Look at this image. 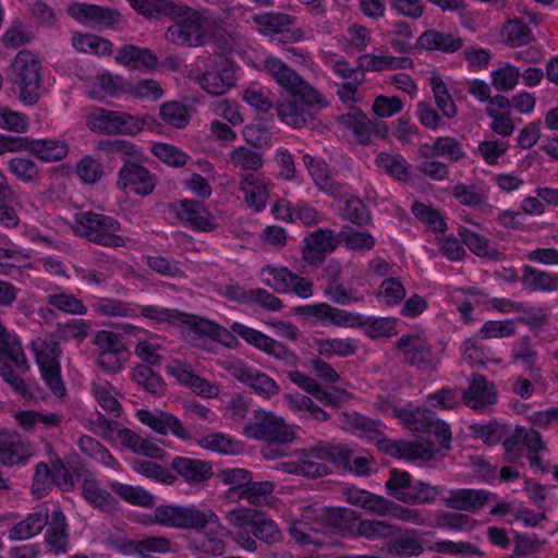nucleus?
I'll list each match as a JSON object with an SVG mask.
<instances>
[{"label": "nucleus", "mask_w": 558, "mask_h": 558, "mask_svg": "<svg viewBox=\"0 0 558 558\" xmlns=\"http://www.w3.org/2000/svg\"><path fill=\"white\" fill-rule=\"evenodd\" d=\"M263 70L291 96L282 98L277 105L278 117L286 124L300 129L312 117L313 108L327 105L324 95L281 59L275 56L266 57Z\"/></svg>", "instance_id": "obj_1"}, {"label": "nucleus", "mask_w": 558, "mask_h": 558, "mask_svg": "<svg viewBox=\"0 0 558 558\" xmlns=\"http://www.w3.org/2000/svg\"><path fill=\"white\" fill-rule=\"evenodd\" d=\"M180 323L189 324L196 333L207 336L213 339L234 333L256 349L282 362L284 366L290 368L296 367L301 361L298 354L283 343L241 323H233L230 327V331L211 320L191 317L186 314Z\"/></svg>", "instance_id": "obj_2"}, {"label": "nucleus", "mask_w": 558, "mask_h": 558, "mask_svg": "<svg viewBox=\"0 0 558 558\" xmlns=\"http://www.w3.org/2000/svg\"><path fill=\"white\" fill-rule=\"evenodd\" d=\"M169 16L174 22L167 28L165 37L178 46L203 47L215 37L218 29V21L208 9L196 10L175 2Z\"/></svg>", "instance_id": "obj_3"}, {"label": "nucleus", "mask_w": 558, "mask_h": 558, "mask_svg": "<svg viewBox=\"0 0 558 558\" xmlns=\"http://www.w3.org/2000/svg\"><path fill=\"white\" fill-rule=\"evenodd\" d=\"M155 523L182 529L203 530L208 524H219L218 515L209 508H197L196 506H173L162 505L154 510Z\"/></svg>", "instance_id": "obj_4"}, {"label": "nucleus", "mask_w": 558, "mask_h": 558, "mask_svg": "<svg viewBox=\"0 0 558 558\" xmlns=\"http://www.w3.org/2000/svg\"><path fill=\"white\" fill-rule=\"evenodd\" d=\"M12 66L21 101L36 104L40 97L41 85V65L38 58L31 51L22 50L16 54Z\"/></svg>", "instance_id": "obj_5"}, {"label": "nucleus", "mask_w": 558, "mask_h": 558, "mask_svg": "<svg viewBox=\"0 0 558 558\" xmlns=\"http://www.w3.org/2000/svg\"><path fill=\"white\" fill-rule=\"evenodd\" d=\"M120 223L112 217L83 211L75 217L74 232L96 244H118L128 241L119 235Z\"/></svg>", "instance_id": "obj_6"}, {"label": "nucleus", "mask_w": 558, "mask_h": 558, "mask_svg": "<svg viewBox=\"0 0 558 558\" xmlns=\"http://www.w3.org/2000/svg\"><path fill=\"white\" fill-rule=\"evenodd\" d=\"M243 434L253 439H262L270 445H288L295 439V432L280 416L263 410L255 411L254 421L246 424Z\"/></svg>", "instance_id": "obj_7"}, {"label": "nucleus", "mask_w": 558, "mask_h": 558, "mask_svg": "<svg viewBox=\"0 0 558 558\" xmlns=\"http://www.w3.org/2000/svg\"><path fill=\"white\" fill-rule=\"evenodd\" d=\"M34 349L36 351V362L45 384L56 397H63L66 390L61 377L59 343L53 340L41 341Z\"/></svg>", "instance_id": "obj_8"}, {"label": "nucleus", "mask_w": 558, "mask_h": 558, "mask_svg": "<svg viewBox=\"0 0 558 558\" xmlns=\"http://www.w3.org/2000/svg\"><path fill=\"white\" fill-rule=\"evenodd\" d=\"M208 61L204 72L197 76V82L206 93L223 95L235 85V66L221 56L208 57Z\"/></svg>", "instance_id": "obj_9"}, {"label": "nucleus", "mask_w": 558, "mask_h": 558, "mask_svg": "<svg viewBox=\"0 0 558 558\" xmlns=\"http://www.w3.org/2000/svg\"><path fill=\"white\" fill-rule=\"evenodd\" d=\"M395 347L401 351L404 363L410 366L422 371H430L435 369L438 364L432 345L421 335H403L395 343Z\"/></svg>", "instance_id": "obj_10"}, {"label": "nucleus", "mask_w": 558, "mask_h": 558, "mask_svg": "<svg viewBox=\"0 0 558 558\" xmlns=\"http://www.w3.org/2000/svg\"><path fill=\"white\" fill-rule=\"evenodd\" d=\"M404 423L411 430L435 435L440 448H450L451 430L449 425L437 418L433 411L417 408L404 416Z\"/></svg>", "instance_id": "obj_11"}, {"label": "nucleus", "mask_w": 558, "mask_h": 558, "mask_svg": "<svg viewBox=\"0 0 558 558\" xmlns=\"http://www.w3.org/2000/svg\"><path fill=\"white\" fill-rule=\"evenodd\" d=\"M156 186V178L144 166L133 161H126L118 171L117 187L122 191H131L140 196L153 193Z\"/></svg>", "instance_id": "obj_12"}, {"label": "nucleus", "mask_w": 558, "mask_h": 558, "mask_svg": "<svg viewBox=\"0 0 558 558\" xmlns=\"http://www.w3.org/2000/svg\"><path fill=\"white\" fill-rule=\"evenodd\" d=\"M271 182L260 173L250 172L239 179V191L248 208L260 213L266 208Z\"/></svg>", "instance_id": "obj_13"}, {"label": "nucleus", "mask_w": 558, "mask_h": 558, "mask_svg": "<svg viewBox=\"0 0 558 558\" xmlns=\"http://www.w3.org/2000/svg\"><path fill=\"white\" fill-rule=\"evenodd\" d=\"M136 417L143 424L149 426L156 433L167 435L171 433L182 440H192V433L185 428L182 422L173 414L165 411L137 410Z\"/></svg>", "instance_id": "obj_14"}, {"label": "nucleus", "mask_w": 558, "mask_h": 558, "mask_svg": "<svg viewBox=\"0 0 558 558\" xmlns=\"http://www.w3.org/2000/svg\"><path fill=\"white\" fill-rule=\"evenodd\" d=\"M287 376L294 385L312 395L324 405L340 408L348 397L347 391L338 387H333L332 391L323 389L316 379L299 371H288Z\"/></svg>", "instance_id": "obj_15"}, {"label": "nucleus", "mask_w": 558, "mask_h": 558, "mask_svg": "<svg viewBox=\"0 0 558 558\" xmlns=\"http://www.w3.org/2000/svg\"><path fill=\"white\" fill-rule=\"evenodd\" d=\"M34 456L28 442H24L16 432L0 429V464L13 466L26 464Z\"/></svg>", "instance_id": "obj_16"}, {"label": "nucleus", "mask_w": 558, "mask_h": 558, "mask_svg": "<svg viewBox=\"0 0 558 558\" xmlns=\"http://www.w3.org/2000/svg\"><path fill=\"white\" fill-rule=\"evenodd\" d=\"M305 244H374L375 239L368 232L352 227H343L338 233L330 229H317L305 239Z\"/></svg>", "instance_id": "obj_17"}, {"label": "nucleus", "mask_w": 558, "mask_h": 558, "mask_svg": "<svg viewBox=\"0 0 558 558\" xmlns=\"http://www.w3.org/2000/svg\"><path fill=\"white\" fill-rule=\"evenodd\" d=\"M485 113L492 120L489 130L496 135L506 138L513 134L515 130L514 119L510 110V99L504 95L497 94L487 105Z\"/></svg>", "instance_id": "obj_18"}, {"label": "nucleus", "mask_w": 558, "mask_h": 558, "mask_svg": "<svg viewBox=\"0 0 558 558\" xmlns=\"http://www.w3.org/2000/svg\"><path fill=\"white\" fill-rule=\"evenodd\" d=\"M293 313L304 317H313L317 322L322 323L329 322L337 326L349 325L351 327H355L357 324H354V322L360 319V314L348 313L332 307L328 303L298 306L293 308Z\"/></svg>", "instance_id": "obj_19"}, {"label": "nucleus", "mask_w": 558, "mask_h": 558, "mask_svg": "<svg viewBox=\"0 0 558 558\" xmlns=\"http://www.w3.org/2000/svg\"><path fill=\"white\" fill-rule=\"evenodd\" d=\"M170 466L191 486L202 485L214 475L213 464L201 459L178 456Z\"/></svg>", "instance_id": "obj_20"}, {"label": "nucleus", "mask_w": 558, "mask_h": 558, "mask_svg": "<svg viewBox=\"0 0 558 558\" xmlns=\"http://www.w3.org/2000/svg\"><path fill=\"white\" fill-rule=\"evenodd\" d=\"M69 13L80 23H93L107 28H113L121 21L117 11L96 4L74 3L70 5Z\"/></svg>", "instance_id": "obj_21"}, {"label": "nucleus", "mask_w": 558, "mask_h": 558, "mask_svg": "<svg viewBox=\"0 0 558 558\" xmlns=\"http://www.w3.org/2000/svg\"><path fill=\"white\" fill-rule=\"evenodd\" d=\"M177 217L197 231H210L215 223L206 207L198 201L184 199L173 204Z\"/></svg>", "instance_id": "obj_22"}, {"label": "nucleus", "mask_w": 558, "mask_h": 558, "mask_svg": "<svg viewBox=\"0 0 558 558\" xmlns=\"http://www.w3.org/2000/svg\"><path fill=\"white\" fill-rule=\"evenodd\" d=\"M232 376L250 386L256 393L265 398L275 397L280 392V388L275 379L267 374L244 364L235 365L232 368Z\"/></svg>", "instance_id": "obj_23"}, {"label": "nucleus", "mask_w": 558, "mask_h": 558, "mask_svg": "<svg viewBox=\"0 0 558 558\" xmlns=\"http://www.w3.org/2000/svg\"><path fill=\"white\" fill-rule=\"evenodd\" d=\"M255 29L263 36L286 37L294 23V17L277 11L262 12L252 16Z\"/></svg>", "instance_id": "obj_24"}, {"label": "nucleus", "mask_w": 558, "mask_h": 558, "mask_svg": "<svg viewBox=\"0 0 558 558\" xmlns=\"http://www.w3.org/2000/svg\"><path fill=\"white\" fill-rule=\"evenodd\" d=\"M463 402L474 409L482 410L486 405L497 401V392L494 383H489L483 375H473L470 386L462 395Z\"/></svg>", "instance_id": "obj_25"}, {"label": "nucleus", "mask_w": 558, "mask_h": 558, "mask_svg": "<svg viewBox=\"0 0 558 558\" xmlns=\"http://www.w3.org/2000/svg\"><path fill=\"white\" fill-rule=\"evenodd\" d=\"M339 123L351 131L356 140L362 145L372 143L373 137L379 134L380 124L373 122L362 111L348 112L338 119Z\"/></svg>", "instance_id": "obj_26"}, {"label": "nucleus", "mask_w": 558, "mask_h": 558, "mask_svg": "<svg viewBox=\"0 0 558 558\" xmlns=\"http://www.w3.org/2000/svg\"><path fill=\"white\" fill-rule=\"evenodd\" d=\"M452 196L463 206L472 207L488 215L493 213V206L488 203V189L478 185L457 183L452 187Z\"/></svg>", "instance_id": "obj_27"}, {"label": "nucleus", "mask_w": 558, "mask_h": 558, "mask_svg": "<svg viewBox=\"0 0 558 558\" xmlns=\"http://www.w3.org/2000/svg\"><path fill=\"white\" fill-rule=\"evenodd\" d=\"M45 542L56 554H65L69 548V532L65 515L58 508L49 515Z\"/></svg>", "instance_id": "obj_28"}, {"label": "nucleus", "mask_w": 558, "mask_h": 558, "mask_svg": "<svg viewBox=\"0 0 558 558\" xmlns=\"http://www.w3.org/2000/svg\"><path fill=\"white\" fill-rule=\"evenodd\" d=\"M462 45V39L451 33L427 29L417 37L415 48L430 51L439 50L446 53H452L458 51Z\"/></svg>", "instance_id": "obj_29"}, {"label": "nucleus", "mask_w": 558, "mask_h": 558, "mask_svg": "<svg viewBox=\"0 0 558 558\" xmlns=\"http://www.w3.org/2000/svg\"><path fill=\"white\" fill-rule=\"evenodd\" d=\"M494 494L487 490L457 489L445 500L447 507L454 510L476 512L482 509Z\"/></svg>", "instance_id": "obj_30"}, {"label": "nucleus", "mask_w": 558, "mask_h": 558, "mask_svg": "<svg viewBox=\"0 0 558 558\" xmlns=\"http://www.w3.org/2000/svg\"><path fill=\"white\" fill-rule=\"evenodd\" d=\"M422 157H442L449 162H458L465 157L461 143L451 136H439L432 144L420 147Z\"/></svg>", "instance_id": "obj_31"}, {"label": "nucleus", "mask_w": 558, "mask_h": 558, "mask_svg": "<svg viewBox=\"0 0 558 558\" xmlns=\"http://www.w3.org/2000/svg\"><path fill=\"white\" fill-rule=\"evenodd\" d=\"M24 140V149L29 150L34 156L45 162L60 161L69 154L68 144L60 140Z\"/></svg>", "instance_id": "obj_32"}, {"label": "nucleus", "mask_w": 558, "mask_h": 558, "mask_svg": "<svg viewBox=\"0 0 558 558\" xmlns=\"http://www.w3.org/2000/svg\"><path fill=\"white\" fill-rule=\"evenodd\" d=\"M49 511L47 508L29 513L25 519L9 530L11 541H25L38 535L47 525Z\"/></svg>", "instance_id": "obj_33"}, {"label": "nucleus", "mask_w": 558, "mask_h": 558, "mask_svg": "<svg viewBox=\"0 0 558 558\" xmlns=\"http://www.w3.org/2000/svg\"><path fill=\"white\" fill-rule=\"evenodd\" d=\"M227 162L234 170L239 171V178L250 172L258 173L264 166L260 153L246 146H236L232 148L227 157Z\"/></svg>", "instance_id": "obj_34"}, {"label": "nucleus", "mask_w": 558, "mask_h": 558, "mask_svg": "<svg viewBox=\"0 0 558 558\" xmlns=\"http://www.w3.org/2000/svg\"><path fill=\"white\" fill-rule=\"evenodd\" d=\"M363 69L372 72H384L412 69L414 65L410 57H395L391 54L364 53L359 57Z\"/></svg>", "instance_id": "obj_35"}, {"label": "nucleus", "mask_w": 558, "mask_h": 558, "mask_svg": "<svg viewBox=\"0 0 558 558\" xmlns=\"http://www.w3.org/2000/svg\"><path fill=\"white\" fill-rule=\"evenodd\" d=\"M114 59L117 63L134 69L140 66L155 69L158 64V58L151 50L134 45H124L121 47Z\"/></svg>", "instance_id": "obj_36"}, {"label": "nucleus", "mask_w": 558, "mask_h": 558, "mask_svg": "<svg viewBox=\"0 0 558 558\" xmlns=\"http://www.w3.org/2000/svg\"><path fill=\"white\" fill-rule=\"evenodd\" d=\"M313 517L306 515L307 519H314L320 527L329 526L337 530H345L350 527V523L355 520V512L347 508H320L314 511Z\"/></svg>", "instance_id": "obj_37"}, {"label": "nucleus", "mask_w": 558, "mask_h": 558, "mask_svg": "<svg viewBox=\"0 0 558 558\" xmlns=\"http://www.w3.org/2000/svg\"><path fill=\"white\" fill-rule=\"evenodd\" d=\"M501 36L504 43L511 48H519L526 46L534 41V35L527 24L521 19L508 20L502 28Z\"/></svg>", "instance_id": "obj_38"}, {"label": "nucleus", "mask_w": 558, "mask_h": 558, "mask_svg": "<svg viewBox=\"0 0 558 558\" xmlns=\"http://www.w3.org/2000/svg\"><path fill=\"white\" fill-rule=\"evenodd\" d=\"M82 495L89 505L102 511L112 510L118 504L109 492L101 488L96 477H89L84 481Z\"/></svg>", "instance_id": "obj_39"}, {"label": "nucleus", "mask_w": 558, "mask_h": 558, "mask_svg": "<svg viewBox=\"0 0 558 558\" xmlns=\"http://www.w3.org/2000/svg\"><path fill=\"white\" fill-rule=\"evenodd\" d=\"M429 85L435 104L437 109L441 112V116L446 119L456 118L458 114L457 105L441 76L439 74H433L429 77Z\"/></svg>", "instance_id": "obj_40"}, {"label": "nucleus", "mask_w": 558, "mask_h": 558, "mask_svg": "<svg viewBox=\"0 0 558 558\" xmlns=\"http://www.w3.org/2000/svg\"><path fill=\"white\" fill-rule=\"evenodd\" d=\"M279 469L289 474L301 475L310 478H319L330 473L329 468L318 463L310 457H301L295 461L282 462Z\"/></svg>", "instance_id": "obj_41"}, {"label": "nucleus", "mask_w": 558, "mask_h": 558, "mask_svg": "<svg viewBox=\"0 0 558 558\" xmlns=\"http://www.w3.org/2000/svg\"><path fill=\"white\" fill-rule=\"evenodd\" d=\"M424 550L417 532L412 530L405 534H399L387 543V551L391 555L418 556Z\"/></svg>", "instance_id": "obj_42"}, {"label": "nucleus", "mask_w": 558, "mask_h": 558, "mask_svg": "<svg viewBox=\"0 0 558 558\" xmlns=\"http://www.w3.org/2000/svg\"><path fill=\"white\" fill-rule=\"evenodd\" d=\"M375 163L383 172L399 181L409 179L411 166L399 154L380 153L376 157Z\"/></svg>", "instance_id": "obj_43"}, {"label": "nucleus", "mask_w": 558, "mask_h": 558, "mask_svg": "<svg viewBox=\"0 0 558 558\" xmlns=\"http://www.w3.org/2000/svg\"><path fill=\"white\" fill-rule=\"evenodd\" d=\"M116 122L114 134L135 136L140 134L144 128H153L155 119L149 114L133 116L128 112L119 111Z\"/></svg>", "instance_id": "obj_44"}, {"label": "nucleus", "mask_w": 558, "mask_h": 558, "mask_svg": "<svg viewBox=\"0 0 558 558\" xmlns=\"http://www.w3.org/2000/svg\"><path fill=\"white\" fill-rule=\"evenodd\" d=\"M522 282L530 291H557L558 277L551 274L525 266L523 269Z\"/></svg>", "instance_id": "obj_45"}, {"label": "nucleus", "mask_w": 558, "mask_h": 558, "mask_svg": "<svg viewBox=\"0 0 558 558\" xmlns=\"http://www.w3.org/2000/svg\"><path fill=\"white\" fill-rule=\"evenodd\" d=\"M132 380L153 396H161L166 384L161 376L147 365H137L132 371Z\"/></svg>", "instance_id": "obj_46"}, {"label": "nucleus", "mask_w": 558, "mask_h": 558, "mask_svg": "<svg viewBox=\"0 0 558 558\" xmlns=\"http://www.w3.org/2000/svg\"><path fill=\"white\" fill-rule=\"evenodd\" d=\"M110 488L128 504L145 508L154 505V496L141 486L114 482L110 484Z\"/></svg>", "instance_id": "obj_47"}, {"label": "nucleus", "mask_w": 558, "mask_h": 558, "mask_svg": "<svg viewBox=\"0 0 558 558\" xmlns=\"http://www.w3.org/2000/svg\"><path fill=\"white\" fill-rule=\"evenodd\" d=\"M80 450L88 458L100 462L111 469H118L119 463L112 454L97 439L84 435L78 439Z\"/></svg>", "instance_id": "obj_48"}, {"label": "nucleus", "mask_w": 558, "mask_h": 558, "mask_svg": "<svg viewBox=\"0 0 558 558\" xmlns=\"http://www.w3.org/2000/svg\"><path fill=\"white\" fill-rule=\"evenodd\" d=\"M397 533V526L380 520H362L356 527V534L368 539H391Z\"/></svg>", "instance_id": "obj_49"}, {"label": "nucleus", "mask_w": 558, "mask_h": 558, "mask_svg": "<svg viewBox=\"0 0 558 558\" xmlns=\"http://www.w3.org/2000/svg\"><path fill=\"white\" fill-rule=\"evenodd\" d=\"M359 327L364 329V332L373 339L380 337H391L397 333L396 322L389 317L379 318H364L360 315V319L354 322Z\"/></svg>", "instance_id": "obj_50"}, {"label": "nucleus", "mask_w": 558, "mask_h": 558, "mask_svg": "<svg viewBox=\"0 0 558 558\" xmlns=\"http://www.w3.org/2000/svg\"><path fill=\"white\" fill-rule=\"evenodd\" d=\"M521 73L519 68L507 63L490 72L492 85L497 92H511L519 84Z\"/></svg>", "instance_id": "obj_51"}, {"label": "nucleus", "mask_w": 558, "mask_h": 558, "mask_svg": "<svg viewBox=\"0 0 558 558\" xmlns=\"http://www.w3.org/2000/svg\"><path fill=\"white\" fill-rule=\"evenodd\" d=\"M412 214L430 230L435 232H444L446 222L439 210L421 202H413L411 206Z\"/></svg>", "instance_id": "obj_52"}, {"label": "nucleus", "mask_w": 558, "mask_h": 558, "mask_svg": "<svg viewBox=\"0 0 558 558\" xmlns=\"http://www.w3.org/2000/svg\"><path fill=\"white\" fill-rule=\"evenodd\" d=\"M132 468L136 473L166 485H172L177 480L168 469L148 460H134Z\"/></svg>", "instance_id": "obj_53"}, {"label": "nucleus", "mask_w": 558, "mask_h": 558, "mask_svg": "<svg viewBox=\"0 0 558 558\" xmlns=\"http://www.w3.org/2000/svg\"><path fill=\"white\" fill-rule=\"evenodd\" d=\"M118 113L119 111L97 108L88 114L87 125L92 131L114 134Z\"/></svg>", "instance_id": "obj_54"}, {"label": "nucleus", "mask_w": 558, "mask_h": 558, "mask_svg": "<svg viewBox=\"0 0 558 558\" xmlns=\"http://www.w3.org/2000/svg\"><path fill=\"white\" fill-rule=\"evenodd\" d=\"M130 5L145 17L170 15L175 2L171 0H128Z\"/></svg>", "instance_id": "obj_55"}, {"label": "nucleus", "mask_w": 558, "mask_h": 558, "mask_svg": "<svg viewBox=\"0 0 558 558\" xmlns=\"http://www.w3.org/2000/svg\"><path fill=\"white\" fill-rule=\"evenodd\" d=\"M275 490V485L270 481L253 482L250 480L248 484L239 498L246 499L251 505L260 506L268 504V498Z\"/></svg>", "instance_id": "obj_56"}, {"label": "nucleus", "mask_w": 558, "mask_h": 558, "mask_svg": "<svg viewBox=\"0 0 558 558\" xmlns=\"http://www.w3.org/2000/svg\"><path fill=\"white\" fill-rule=\"evenodd\" d=\"M303 162L316 185L322 191L333 193V181L327 173L325 162L310 155L303 156Z\"/></svg>", "instance_id": "obj_57"}, {"label": "nucleus", "mask_w": 558, "mask_h": 558, "mask_svg": "<svg viewBox=\"0 0 558 558\" xmlns=\"http://www.w3.org/2000/svg\"><path fill=\"white\" fill-rule=\"evenodd\" d=\"M440 490L437 486H432L423 482H416L410 487L409 494L400 496V501L404 504H432L436 500Z\"/></svg>", "instance_id": "obj_58"}, {"label": "nucleus", "mask_w": 558, "mask_h": 558, "mask_svg": "<svg viewBox=\"0 0 558 558\" xmlns=\"http://www.w3.org/2000/svg\"><path fill=\"white\" fill-rule=\"evenodd\" d=\"M197 444L204 449L223 454H233L240 449L238 441H234L220 433L204 436L197 440Z\"/></svg>", "instance_id": "obj_59"}, {"label": "nucleus", "mask_w": 558, "mask_h": 558, "mask_svg": "<svg viewBox=\"0 0 558 558\" xmlns=\"http://www.w3.org/2000/svg\"><path fill=\"white\" fill-rule=\"evenodd\" d=\"M9 171L24 183L33 182L39 174V167L28 158L14 157L8 162Z\"/></svg>", "instance_id": "obj_60"}, {"label": "nucleus", "mask_w": 558, "mask_h": 558, "mask_svg": "<svg viewBox=\"0 0 558 558\" xmlns=\"http://www.w3.org/2000/svg\"><path fill=\"white\" fill-rule=\"evenodd\" d=\"M136 556L140 558H155L157 554L171 550V542L163 536H148L137 542Z\"/></svg>", "instance_id": "obj_61"}, {"label": "nucleus", "mask_w": 558, "mask_h": 558, "mask_svg": "<svg viewBox=\"0 0 558 558\" xmlns=\"http://www.w3.org/2000/svg\"><path fill=\"white\" fill-rule=\"evenodd\" d=\"M159 116L165 123L177 129H182L189 123L186 108L178 101L161 105Z\"/></svg>", "instance_id": "obj_62"}, {"label": "nucleus", "mask_w": 558, "mask_h": 558, "mask_svg": "<svg viewBox=\"0 0 558 558\" xmlns=\"http://www.w3.org/2000/svg\"><path fill=\"white\" fill-rule=\"evenodd\" d=\"M510 145L504 140L483 141L478 144L476 155L487 165H497L499 158L506 155Z\"/></svg>", "instance_id": "obj_63"}, {"label": "nucleus", "mask_w": 558, "mask_h": 558, "mask_svg": "<svg viewBox=\"0 0 558 558\" xmlns=\"http://www.w3.org/2000/svg\"><path fill=\"white\" fill-rule=\"evenodd\" d=\"M399 449L396 458L408 459V460H432L435 456L436 450L433 445H423L412 441L400 440L398 442Z\"/></svg>", "instance_id": "obj_64"}]
</instances>
